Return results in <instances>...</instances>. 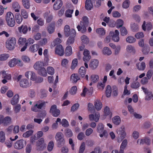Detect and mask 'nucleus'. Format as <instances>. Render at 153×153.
I'll use <instances>...</instances> for the list:
<instances>
[{
    "label": "nucleus",
    "instance_id": "f257e3e1",
    "mask_svg": "<svg viewBox=\"0 0 153 153\" xmlns=\"http://www.w3.org/2000/svg\"><path fill=\"white\" fill-rule=\"evenodd\" d=\"M88 18L86 16H84L82 21L81 22V25H78L77 26L78 30L82 33L85 32L86 30V27L88 26Z\"/></svg>",
    "mask_w": 153,
    "mask_h": 153
},
{
    "label": "nucleus",
    "instance_id": "f03ea898",
    "mask_svg": "<svg viewBox=\"0 0 153 153\" xmlns=\"http://www.w3.org/2000/svg\"><path fill=\"white\" fill-rule=\"evenodd\" d=\"M5 20L8 26L13 27L15 24V22L13 14L10 12H7L5 16Z\"/></svg>",
    "mask_w": 153,
    "mask_h": 153
},
{
    "label": "nucleus",
    "instance_id": "7ed1b4c3",
    "mask_svg": "<svg viewBox=\"0 0 153 153\" xmlns=\"http://www.w3.org/2000/svg\"><path fill=\"white\" fill-rule=\"evenodd\" d=\"M97 131L100 133L99 136L101 137H104L107 138L108 136V133L106 130L104 129V125L101 123H99L97 127Z\"/></svg>",
    "mask_w": 153,
    "mask_h": 153
},
{
    "label": "nucleus",
    "instance_id": "20e7f679",
    "mask_svg": "<svg viewBox=\"0 0 153 153\" xmlns=\"http://www.w3.org/2000/svg\"><path fill=\"white\" fill-rule=\"evenodd\" d=\"M12 123V119L10 116L5 117L2 115H0V125L2 124L4 126H7Z\"/></svg>",
    "mask_w": 153,
    "mask_h": 153
},
{
    "label": "nucleus",
    "instance_id": "39448f33",
    "mask_svg": "<svg viewBox=\"0 0 153 153\" xmlns=\"http://www.w3.org/2000/svg\"><path fill=\"white\" fill-rule=\"evenodd\" d=\"M16 39L14 37H10L6 42V47L9 50H13L15 47Z\"/></svg>",
    "mask_w": 153,
    "mask_h": 153
},
{
    "label": "nucleus",
    "instance_id": "423d86ee",
    "mask_svg": "<svg viewBox=\"0 0 153 153\" xmlns=\"http://www.w3.org/2000/svg\"><path fill=\"white\" fill-rule=\"evenodd\" d=\"M64 33L65 36L68 37L69 36H75L76 34V31L74 29L70 30V26L66 25L64 28Z\"/></svg>",
    "mask_w": 153,
    "mask_h": 153
},
{
    "label": "nucleus",
    "instance_id": "0eeeda50",
    "mask_svg": "<svg viewBox=\"0 0 153 153\" xmlns=\"http://www.w3.org/2000/svg\"><path fill=\"white\" fill-rule=\"evenodd\" d=\"M26 144V141L22 139L17 141L14 143L13 146L16 149L20 150L23 148Z\"/></svg>",
    "mask_w": 153,
    "mask_h": 153
},
{
    "label": "nucleus",
    "instance_id": "6e6552de",
    "mask_svg": "<svg viewBox=\"0 0 153 153\" xmlns=\"http://www.w3.org/2000/svg\"><path fill=\"white\" fill-rule=\"evenodd\" d=\"M50 112L53 116L55 117H58L60 113V110L57 109L56 106L55 105L51 106Z\"/></svg>",
    "mask_w": 153,
    "mask_h": 153
},
{
    "label": "nucleus",
    "instance_id": "1a4fd4ad",
    "mask_svg": "<svg viewBox=\"0 0 153 153\" xmlns=\"http://www.w3.org/2000/svg\"><path fill=\"white\" fill-rule=\"evenodd\" d=\"M117 133L118 134L120 135H121L120 137H121V140H120L119 139H118L117 140L118 143H120L125 138L126 135L124 127L118 129L117 130Z\"/></svg>",
    "mask_w": 153,
    "mask_h": 153
},
{
    "label": "nucleus",
    "instance_id": "9d476101",
    "mask_svg": "<svg viewBox=\"0 0 153 153\" xmlns=\"http://www.w3.org/2000/svg\"><path fill=\"white\" fill-rule=\"evenodd\" d=\"M119 32L117 30H115L114 32L111 31L110 32V34L112 37V40L116 42H118L119 40Z\"/></svg>",
    "mask_w": 153,
    "mask_h": 153
},
{
    "label": "nucleus",
    "instance_id": "9b49d317",
    "mask_svg": "<svg viewBox=\"0 0 153 153\" xmlns=\"http://www.w3.org/2000/svg\"><path fill=\"white\" fill-rule=\"evenodd\" d=\"M55 52L56 54L60 56H62L64 54V48L61 45H59L56 46L55 48Z\"/></svg>",
    "mask_w": 153,
    "mask_h": 153
},
{
    "label": "nucleus",
    "instance_id": "f8f14e48",
    "mask_svg": "<svg viewBox=\"0 0 153 153\" xmlns=\"http://www.w3.org/2000/svg\"><path fill=\"white\" fill-rule=\"evenodd\" d=\"M141 88L145 94H146L145 97V100L147 101L150 100L152 97V92L149 91L147 88H145L144 87L142 86Z\"/></svg>",
    "mask_w": 153,
    "mask_h": 153
},
{
    "label": "nucleus",
    "instance_id": "ddd939ff",
    "mask_svg": "<svg viewBox=\"0 0 153 153\" xmlns=\"http://www.w3.org/2000/svg\"><path fill=\"white\" fill-rule=\"evenodd\" d=\"M25 76L27 78L30 77V79L33 81H35L36 78V76L35 73L31 71H28L26 72L25 74Z\"/></svg>",
    "mask_w": 153,
    "mask_h": 153
},
{
    "label": "nucleus",
    "instance_id": "4468645a",
    "mask_svg": "<svg viewBox=\"0 0 153 153\" xmlns=\"http://www.w3.org/2000/svg\"><path fill=\"white\" fill-rule=\"evenodd\" d=\"M21 87L23 88H27L31 85V82L28 81L26 79H23L20 82Z\"/></svg>",
    "mask_w": 153,
    "mask_h": 153
},
{
    "label": "nucleus",
    "instance_id": "2eb2a0df",
    "mask_svg": "<svg viewBox=\"0 0 153 153\" xmlns=\"http://www.w3.org/2000/svg\"><path fill=\"white\" fill-rule=\"evenodd\" d=\"M99 61L96 59H94L91 60L90 62L89 66V67L92 70L96 69L98 66Z\"/></svg>",
    "mask_w": 153,
    "mask_h": 153
},
{
    "label": "nucleus",
    "instance_id": "dca6fc26",
    "mask_svg": "<svg viewBox=\"0 0 153 153\" xmlns=\"http://www.w3.org/2000/svg\"><path fill=\"white\" fill-rule=\"evenodd\" d=\"M83 54L84 55L83 57V60L86 62H88L91 58L89 51L87 49H85L84 51Z\"/></svg>",
    "mask_w": 153,
    "mask_h": 153
},
{
    "label": "nucleus",
    "instance_id": "f3484780",
    "mask_svg": "<svg viewBox=\"0 0 153 153\" xmlns=\"http://www.w3.org/2000/svg\"><path fill=\"white\" fill-rule=\"evenodd\" d=\"M137 143L140 145H142L145 143L147 145H149L150 143V140L148 138H145L138 139Z\"/></svg>",
    "mask_w": 153,
    "mask_h": 153
},
{
    "label": "nucleus",
    "instance_id": "a211bd4d",
    "mask_svg": "<svg viewBox=\"0 0 153 153\" xmlns=\"http://www.w3.org/2000/svg\"><path fill=\"white\" fill-rule=\"evenodd\" d=\"M45 65L44 63L41 61H38L36 62L33 65V68L36 70L38 71L39 69L44 67Z\"/></svg>",
    "mask_w": 153,
    "mask_h": 153
},
{
    "label": "nucleus",
    "instance_id": "6ab92c4d",
    "mask_svg": "<svg viewBox=\"0 0 153 153\" xmlns=\"http://www.w3.org/2000/svg\"><path fill=\"white\" fill-rule=\"evenodd\" d=\"M142 28L145 31H146V29L147 30H150L152 28V25L151 22H147L146 25V22L144 21L142 25Z\"/></svg>",
    "mask_w": 153,
    "mask_h": 153
},
{
    "label": "nucleus",
    "instance_id": "aec40b11",
    "mask_svg": "<svg viewBox=\"0 0 153 153\" xmlns=\"http://www.w3.org/2000/svg\"><path fill=\"white\" fill-rule=\"evenodd\" d=\"M21 62L20 61L15 58L10 60L8 62V65L10 67H13L15 66L17 64H19Z\"/></svg>",
    "mask_w": 153,
    "mask_h": 153
},
{
    "label": "nucleus",
    "instance_id": "412c9836",
    "mask_svg": "<svg viewBox=\"0 0 153 153\" xmlns=\"http://www.w3.org/2000/svg\"><path fill=\"white\" fill-rule=\"evenodd\" d=\"M62 1L61 0H57L53 4V9L56 10L59 9L62 6Z\"/></svg>",
    "mask_w": 153,
    "mask_h": 153
},
{
    "label": "nucleus",
    "instance_id": "4be33fe9",
    "mask_svg": "<svg viewBox=\"0 0 153 153\" xmlns=\"http://www.w3.org/2000/svg\"><path fill=\"white\" fill-rule=\"evenodd\" d=\"M100 117V115L99 113H96L94 115L93 114H91L89 115V119L90 120H94L96 122H97L98 121Z\"/></svg>",
    "mask_w": 153,
    "mask_h": 153
},
{
    "label": "nucleus",
    "instance_id": "5701e85b",
    "mask_svg": "<svg viewBox=\"0 0 153 153\" xmlns=\"http://www.w3.org/2000/svg\"><path fill=\"white\" fill-rule=\"evenodd\" d=\"M44 140L43 138H42L39 139L36 142V146L38 147L40 146V148H38L39 150H42L43 149V146L44 145Z\"/></svg>",
    "mask_w": 153,
    "mask_h": 153
},
{
    "label": "nucleus",
    "instance_id": "b1692460",
    "mask_svg": "<svg viewBox=\"0 0 153 153\" xmlns=\"http://www.w3.org/2000/svg\"><path fill=\"white\" fill-rule=\"evenodd\" d=\"M19 96L18 94H16L12 99L11 103L13 105H15L19 102Z\"/></svg>",
    "mask_w": 153,
    "mask_h": 153
},
{
    "label": "nucleus",
    "instance_id": "393cba45",
    "mask_svg": "<svg viewBox=\"0 0 153 153\" xmlns=\"http://www.w3.org/2000/svg\"><path fill=\"white\" fill-rule=\"evenodd\" d=\"M136 65L137 69L140 71L144 70L146 68L145 63L143 62L137 63Z\"/></svg>",
    "mask_w": 153,
    "mask_h": 153
},
{
    "label": "nucleus",
    "instance_id": "a878e982",
    "mask_svg": "<svg viewBox=\"0 0 153 153\" xmlns=\"http://www.w3.org/2000/svg\"><path fill=\"white\" fill-rule=\"evenodd\" d=\"M91 0H86L85 2V7L86 10H90L92 8L93 5Z\"/></svg>",
    "mask_w": 153,
    "mask_h": 153
},
{
    "label": "nucleus",
    "instance_id": "bb28decb",
    "mask_svg": "<svg viewBox=\"0 0 153 153\" xmlns=\"http://www.w3.org/2000/svg\"><path fill=\"white\" fill-rule=\"evenodd\" d=\"M94 106L96 109L98 111L100 110L102 107V104L99 100H97L94 102Z\"/></svg>",
    "mask_w": 153,
    "mask_h": 153
},
{
    "label": "nucleus",
    "instance_id": "cd10ccee",
    "mask_svg": "<svg viewBox=\"0 0 153 153\" xmlns=\"http://www.w3.org/2000/svg\"><path fill=\"white\" fill-rule=\"evenodd\" d=\"M18 30L19 32H21L22 31V33L25 34L28 31V27L26 25H22L18 27Z\"/></svg>",
    "mask_w": 153,
    "mask_h": 153
},
{
    "label": "nucleus",
    "instance_id": "c85d7f7f",
    "mask_svg": "<svg viewBox=\"0 0 153 153\" xmlns=\"http://www.w3.org/2000/svg\"><path fill=\"white\" fill-rule=\"evenodd\" d=\"M39 48V46L37 44H34L29 48L30 51L32 53L36 52Z\"/></svg>",
    "mask_w": 153,
    "mask_h": 153
},
{
    "label": "nucleus",
    "instance_id": "c756f323",
    "mask_svg": "<svg viewBox=\"0 0 153 153\" xmlns=\"http://www.w3.org/2000/svg\"><path fill=\"white\" fill-rule=\"evenodd\" d=\"M38 72L39 75L43 76L45 77L47 75L46 70L44 67L39 70Z\"/></svg>",
    "mask_w": 153,
    "mask_h": 153
},
{
    "label": "nucleus",
    "instance_id": "7c9ffc66",
    "mask_svg": "<svg viewBox=\"0 0 153 153\" xmlns=\"http://www.w3.org/2000/svg\"><path fill=\"white\" fill-rule=\"evenodd\" d=\"M72 53V47L70 46H67L65 50V55L66 56H69Z\"/></svg>",
    "mask_w": 153,
    "mask_h": 153
},
{
    "label": "nucleus",
    "instance_id": "2f4dec72",
    "mask_svg": "<svg viewBox=\"0 0 153 153\" xmlns=\"http://www.w3.org/2000/svg\"><path fill=\"white\" fill-rule=\"evenodd\" d=\"M128 144L127 140L125 139L122 141L120 147V150L124 153V150Z\"/></svg>",
    "mask_w": 153,
    "mask_h": 153
},
{
    "label": "nucleus",
    "instance_id": "473e14b6",
    "mask_svg": "<svg viewBox=\"0 0 153 153\" xmlns=\"http://www.w3.org/2000/svg\"><path fill=\"white\" fill-rule=\"evenodd\" d=\"M80 78L78 75L76 74H73L71 76V80L73 82H76Z\"/></svg>",
    "mask_w": 153,
    "mask_h": 153
},
{
    "label": "nucleus",
    "instance_id": "72a5a7b5",
    "mask_svg": "<svg viewBox=\"0 0 153 153\" xmlns=\"http://www.w3.org/2000/svg\"><path fill=\"white\" fill-rule=\"evenodd\" d=\"M2 76V78L7 80H10L11 79V76L10 74H6L5 71H1L0 73Z\"/></svg>",
    "mask_w": 153,
    "mask_h": 153
},
{
    "label": "nucleus",
    "instance_id": "f704fd0d",
    "mask_svg": "<svg viewBox=\"0 0 153 153\" xmlns=\"http://www.w3.org/2000/svg\"><path fill=\"white\" fill-rule=\"evenodd\" d=\"M10 57L8 53H4L0 54V61L6 60Z\"/></svg>",
    "mask_w": 153,
    "mask_h": 153
},
{
    "label": "nucleus",
    "instance_id": "c9c22d12",
    "mask_svg": "<svg viewBox=\"0 0 153 153\" xmlns=\"http://www.w3.org/2000/svg\"><path fill=\"white\" fill-rule=\"evenodd\" d=\"M102 52L103 54L104 55H110L112 53V52L111 50L108 47H104L103 50Z\"/></svg>",
    "mask_w": 153,
    "mask_h": 153
},
{
    "label": "nucleus",
    "instance_id": "e433bc0d",
    "mask_svg": "<svg viewBox=\"0 0 153 153\" xmlns=\"http://www.w3.org/2000/svg\"><path fill=\"white\" fill-rule=\"evenodd\" d=\"M12 6L16 12H18L19 11L20 6L18 2H14Z\"/></svg>",
    "mask_w": 153,
    "mask_h": 153
},
{
    "label": "nucleus",
    "instance_id": "4c0bfd02",
    "mask_svg": "<svg viewBox=\"0 0 153 153\" xmlns=\"http://www.w3.org/2000/svg\"><path fill=\"white\" fill-rule=\"evenodd\" d=\"M112 121L114 124L116 125H119L121 122L120 118L119 116L114 117L112 119Z\"/></svg>",
    "mask_w": 153,
    "mask_h": 153
},
{
    "label": "nucleus",
    "instance_id": "58836bf2",
    "mask_svg": "<svg viewBox=\"0 0 153 153\" xmlns=\"http://www.w3.org/2000/svg\"><path fill=\"white\" fill-rule=\"evenodd\" d=\"M85 72L86 69L83 66L81 67L79 70V73L82 77H84Z\"/></svg>",
    "mask_w": 153,
    "mask_h": 153
},
{
    "label": "nucleus",
    "instance_id": "ea45409f",
    "mask_svg": "<svg viewBox=\"0 0 153 153\" xmlns=\"http://www.w3.org/2000/svg\"><path fill=\"white\" fill-rule=\"evenodd\" d=\"M99 78V76L98 75L93 74L91 76L90 79L92 82L95 83L98 81Z\"/></svg>",
    "mask_w": 153,
    "mask_h": 153
},
{
    "label": "nucleus",
    "instance_id": "a19ab883",
    "mask_svg": "<svg viewBox=\"0 0 153 153\" xmlns=\"http://www.w3.org/2000/svg\"><path fill=\"white\" fill-rule=\"evenodd\" d=\"M111 87L110 85H108L106 88L105 92L106 97H110L111 94Z\"/></svg>",
    "mask_w": 153,
    "mask_h": 153
},
{
    "label": "nucleus",
    "instance_id": "79ce46f5",
    "mask_svg": "<svg viewBox=\"0 0 153 153\" xmlns=\"http://www.w3.org/2000/svg\"><path fill=\"white\" fill-rule=\"evenodd\" d=\"M140 86V84L138 82L133 81L131 84V87L134 89H137Z\"/></svg>",
    "mask_w": 153,
    "mask_h": 153
},
{
    "label": "nucleus",
    "instance_id": "37998d69",
    "mask_svg": "<svg viewBox=\"0 0 153 153\" xmlns=\"http://www.w3.org/2000/svg\"><path fill=\"white\" fill-rule=\"evenodd\" d=\"M127 42L130 43H132L135 42L136 41V39L133 37L129 36L126 39Z\"/></svg>",
    "mask_w": 153,
    "mask_h": 153
},
{
    "label": "nucleus",
    "instance_id": "c03bdc74",
    "mask_svg": "<svg viewBox=\"0 0 153 153\" xmlns=\"http://www.w3.org/2000/svg\"><path fill=\"white\" fill-rule=\"evenodd\" d=\"M33 132V131L32 130L28 131L24 133L22 135V136L23 137L25 138L28 137L32 134Z\"/></svg>",
    "mask_w": 153,
    "mask_h": 153
},
{
    "label": "nucleus",
    "instance_id": "a18cd8bd",
    "mask_svg": "<svg viewBox=\"0 0 153 153\" xmlns=\"http://www.w3.org/2000/svg\"><path fill=\"white\" fill-rule=\"evenodd\" d=\"M15 18L16 22L18 24H20L22 22V18L20 15L16 14L15 15Z\"/></svg>",
    "mask_w": 153,
    "mask_h": 153
},
{
    "label": "nucleus",
    "instance_id": "49530a36",
    "mask_svg": "<svg viewBox=\"0 0 153 153\" xmlns=\"http://www.w3.org/2000/svg\"><path fill=\"white\" fill-rule=\"evenodd\" d=\"M47 70L49 74L52 75L54 74L55 70L52 67L49 66L47 68Z\"/></svg>",
    "mask_w": 153,
    "mask_h": 153
},
{
    "label": "nucleus",
    "instance_id": "de8ad7c7",
    "mask_svg": "<svg viewBox=\"0 0 153 153\" xmlns=\"http://www.w3.org/2000/svg\"><path fill=\"white\" fill-rule=\"evenodd\" d=\"M23 6L26 9H29L30 7V2L29 0H22Z\"/></svg>",
    "mask_w": 153,
    "mask_h": 153
},
{
    "label": "nucleus",
    "instance_id": "09e8293b",
    "mask_svg": "<svg viewBox=\"0 0 153 153\" xmlns=\"http://www.w3.org/2000/svg\"><path fill=\"white\" fill-rule=\"evenodd\" d=\"M75 37V36H70L66 42V44L67 45H70L73 44L74 41V37Z\"/></svg>",
    "mask_w": 153,
    "mask_h": 153
},
{
    "label": "nucleus",
    "instance_id": "8fccbe9b",
    "mask_svg": "<svg viewBox=\"0 0 153 153\" xmlns=\"http://www.w3.org/2000/svg\"><path fill=\"white\" fill-rule=\"evenodd\" d=\"M74 11L73 10L68 9L67 10L65 13V16L67 17L71 18L72 16V14Z\"/></svg>",
    "mask_w": 153,
    "mask_h": 153
},
{
    "label": "nucleus",
    "instance_id": "3c124183",
    "mask_svg": "<svg viewBox=\"0 0 153 153\" xmlns=\"http://www.w3.org/2000/svg\"><path fill=\"white\" fill-rule=\"evenodd\" d=\"M77 63L78 61L77 59H74L72 62L71 68L72 69H74L77 66Z\"/></svg>",
    "mask_w": 153,
    "mask_h": 153
},
{
    "label": "nucleus",
    "instance_id": "603ef678",
    "mask_svg": "<svg viewBox=\"0 0 153 153\" xmlns=\"http://www.w3.org/2000/svg\"><path fill=\"white\" fill-rule=\"evenodd\" d=\"M130 3V2L128 0H126L123 2L122 7L124 8H127L129 6Z\"/></svg>",
    "mask_w": 153,
    "mask_h": 153
},
{
    "label": "nucleus",
    "instance_id": "864d4df0",
    "mask_svg": "<svg viewBox=\"0 0 153 153\" xmlns=\"http://www.w3.org/2000/svg\"><path fill=\"white\" fill-rule=\"evenodd\" d=\"M54 146V143L53 141H50L48 143L47 148L49 151L51 152Z\"/></svg>",
    "mask_w": 153,
    "mask_h": 153
},
{
    "label": "nucleus",
    "instance_id": "5fc2aeb1",
    "mask_svg": "<svg viewBox=\"0 0 153 153\" xmlns=\"http://www.w3.org/2000/svg\"><path fill=\"white\" fill-rule=\"evenodd\" d=\"M5 140V134L3 131L0 132V142L3 143Z\"/></svg>",
    "mask_w": 153,
    "mask_h": 153
},
{
    "label": "nucleus",
    "instance_id": "6e6d98bb",
    "mask_svg": "<svg viewBox=\"0 0 153 153\" xmlns=\"http://www.w3.org/2000/svg\"><path fill=\"white\" fill-rule=\"evenodd\" d=\"M81 39L82 42L84 44H87L89 42V39L87 36L85 35H83L81 37Z\"/></svg>",
    "mask_w": 153,
    "mask_h": 153
},
{
    "label": "nucleus",
    "instance_id": "4d7b16f0",
    "mask_svg": "<svg viewBox=\"0 0 153 153\" xmlns=\"http://www.w3.org/2000/svg\"><path fill=\"white\" fill-rule=\"evenodd\" d=\"M64 136L62 133L61 132H59L57 133L55 136V138L57 141L63 138Z\"/></svg>",
    "mask_w": 153,
    "mask_h": 153
},
{
    "label": "nucleus",
    "instance_id": "13d9d810",
    "mask_svg": "<svg viewBox=\"0 0 153 153\" xmlns=\"http://www.w3.org/2000/svg\"><path fill=\"white\" fill-rule=\"evenodd\" d=\"M96 32L99 34L101 35H103L105 33V30L103 28H99L97 29Z\"/></svg>",
    "mask_w": 153,
    "mask_h": 153
},
{
    "label": "nucleus",
    "instance_id": "bf43d9fd",
    "mask_svg": "<svg viewBox=\"0 0 153 153\" xmlns=\"http://www.w3.org/2000/svg\"><path fill=\"white\" fill-rule=\"evenodd\" d=\"M65 135L68 137H71L72 136L73 133L71 129L67 128L65 130Z\"/></svg>",
    "mask_w": 153,
    "mask_h": 153
},
{
    "label": "nucleus",
    "instance_id": "052dcab7",
    "mask_svg": "<svg viewBox=\"0 0 153 153\" xmlns=\"http://www.w3.org/2000/svg\"><path fill=\"white\" fill-rule=\"evenodd\" d=\"M26 39L25 38L20 37L18 40V43L19 45H23L26 42Z\"/></svg>",
    "mask_w": 153,
    "mask_h": 153
},
{
    "label": "nucleus",
    "instance_id": "680f3d73",
    "mask_svg": "<svg viewBox=\"0 0 153 153\" xmlns=\"http://www.w3.org/2000/svg\"><path fill=\"white\" fill-rule=\"evenodd\" d=\"M103 0H102L103 1ZM101 1L102 0H92V3L94 4V5L96 7H99L101 4Z\"/></svg>",
    "mask_w": 153,
    "mask_h": 153
},
{
    "label": "nucleus",
    "instance_id": "e2e57ef3",
    "mask_svg": "<svg viewBox=\"0 0 153 153\" xmlns=\"http://www.w3.org/2000/svg\"><path fill=\"white\" fill-rule=\"evenodd\" d=\"M55 29L53 25H50L48 27V31L49 33H52L54 31Z\"/></svg>",
    "mask_w": 153,
    "mask_h": 153
},
{
    "label": "nucleus",
    "instance_id": "0e129e2a",
    "mask_svg": "<svg viewBox=\"0 0 153 153\" xmlns=\"http://www.w3.org/2000/svg\"><path fill=\"white\" fill-rule=\"evenodd\" d=\"M62 41L59 38H57L53 41L51 45L52 46L54 47L56 45L60 43Z\"/></svg>",
    "mask_w": 153,
    "mask_h": 153
},
{
    "label": "nucleus",
    "instance_id": "69168bd1",
    "mask_svg": "<svg viewBox=\"0 0 153 153\" xmlns=\"http://www.w3.org/2000/svg\"><path fill=\"white\" fill-rule=\"evenodd\" d=\"M21 108V105L19 104L15 106L13 108V109L15 113H18L20 111Z\"/></svg>",
    "mask_w": 153,
    "mask_h": 153
},
{
    "label": "nucleus",
    "instance_id": "338daca9",
    "mask_svg": "<svg viewBox=\"0 0 153 153\" xmlns=\"http://www.w3.org/2000/svg\"><path fill=\"white\" fill-rule=\"evenodd\" d=\"M134 50V47L131 45H128L126 46V50L128 53H131Z\"/></svg>",
    "mask_w": 153,
    "mask_h": 153
},
{
    "label": "nucleus",
    "instance_id": "774afa93",
    "mask_svg": "<svg viewBox=\"0 0 153 153\" xmlns=\"http://www.w3.org/2000/svg\"><path fill=\"white\" fill-rule=\"evenodd\" d=\"M61 124L63 126L65 127H67L69 126L68 122L66 119H62Z\"/></svg>",
    "mask_w": 153,
    "mask_h": 153
}]
</instances>
